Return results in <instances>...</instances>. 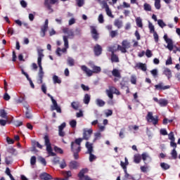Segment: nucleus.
I'll use <instances>...</instances> for the list:
<instances>
[{
	"instance_id": "1",
	"label": "nucleus",
	"mask_w": 180,
	"mask_h": 180,
	"mask_svg": "<svg viewBox=\"0 0 180 180\" xmlns=\"http://www.w3.org/2000/svg\"><path fill=\"white\" fill-rule=\"evenodd\" d=\"M44 57V54H43V49H38V67L39 68V71L38 72L39 80L38 84H43V77H44V72L43 71V66H41V60Z\"/></svg>"
},
{
	"instance_id": "2",
	"label": "nucleus",
	"mask_w": 180,
	"mask_h": 180,
	"mask_svg": "<svg viewBox=\"0 0 180 180\" xmlns=\"http://www.w3.org/2000/svg\"><path fill=\"white\" fill-rule=\"evenodd\" d=\"M91 68H92L93 70H91L86 65H82L81 66L82 71L85 72L86 74L87 77H92V75L94 74H99V72H101V71H102V69L99 66L93 65L91 67Z\"/></svg>"
},
{
	"instance_id": "3",
	"label": "nucleus",
	"mask_w": 180,
	"mask_h": 180,
	"mask_svg": "<svg viewBox=\"0 0 180 180\" xmlns=\"http://www.w3.org/2000/svg\"><path fill=\"white\" fill-rule=\"evenodd\" d=\"M44 145L46 147V151L49 155L51 157H56V153L53 152V148H51V143L50 142V137L49 134L46 133L44 136Z\"/></svg>"
},
{
	"instance_id": "4",
	"label": "nucleus",
	"mask_w": 180,
	"mask_h": 180,
	"mask_svg": "<svg viewBox=\"0 0 180 180\" xmlns=\"http://www.w3.org/2000/svg\"><path fill=\"white\" fill-rule=\"evenodd\" d=\"M82 143V139H79L78 138L72 141L70 144V148L72 152H81V143Z\"/></svg>"
},
{
	"instance_id": "5",
	"label": "nucleus",
	"mask_w": 180,
	"mask_h": 180,
	"mask_svg": "<svg viewBox=\"0 0 180 180\" xmlns=\"http://www.w3.org/2000/svg\"><path fill=\"white\" fill-rule=\"evenodd\" d=\"M125 162H122L121 161L120 165L122 167V168H123L124 172V176L127 179H132L134 180V177L132 176L131 175L129 174V173H127V165H129V160H127V158H124Z\"/></svg>"
},
{
	"instance_id": "6",
	"label": "nucleus",
	"mask_w": 180,
	"mask_h": 180,
	"mask_svg": "<svg viewBox=\"0 0 180 180\" xmlns=\"http://www.w3.org/2000/svg\"><path fill=\"white\" fill-rule=\"evenodd\" d=\"M63 41H64V46L65 48H61L58 47L56 49V54L59 56L61 57V52L62 53H67V49H68V37L67 36H63Z\"/></svg>"
},
{
	"instance_id": "7",
	"label": "nucleus",
	"mask_w": 180,
	"mask_h": 180,
	"mask_svg": "<svg viewBox=\"0 0 180 180\" xmlns=\"http://www.w3.org/2000/svg\"><path fill=\"white\" fill-rule=\"evenodd\" d=\"M94 133V130L92 129H83V134H82V138H78L79 139H81L82 141H84V140H86V141H88L89 139H91L92 134Z\"/></svg>"
},
{
	"instance_id": "8",
	"label": "nucleus",
	"mask_w": 180,
	"mask_h": 180,
	"mask_svg": "<svg viewBox=\"0 0 180 180\" xmlns=\"http://www.w3.org/2000/svg\"><path fill=\"white\" fill-rule=\"evenodd\" d=\"M122 46L118 45V50L121 51V53H127V49H130V42H129L127 40H124L122 42Z\"/></svg>"
},
{
	"instance_id": "9",
	"label": "nucleus",
	"mask_w": 180,
	"mask_h": 180,
	"mask_svg": "<svg viewBox=\"0 0 180 180\" xmlns=\"http://www.w3.org/2000/svg\"><path fill=\"white\" fill-rule=\"evenodd\" d=\"M164 39L167 44L166 49H168L169 51H172L174 50V41H172V39L168 38V36L167 34L164 35Z\"/></svg>"
},
{
	"instance_id": "10",
	"label": "nucleus",
	"mask_w": 180,
	"mask_h": 180,
	"mask_svg": "<svg viewBox=\"0 0 180 180\" xmlns=\"http://www.w3.org/2000/svg\"><path fill=\"white\" fill-rule=\"evenodd\" d=\"M90 29L92 38L96 41H98V39H99V32L96 30V27L91 25L90 26Z\"/></svg>"
},
{
	"instance_id": "11",
	"label": "nucleus",
	"mask_w": 180,
	"mask_h": 180,
	"mask_svg": "<svg viewBox=\"0 0 180 180\" xmlns=\"http://www.w3.org/2000/svg\"><path fill=\"white\" fill-rule=\"evenodd\" d=\"M53 105H51V112L56 110L57 113H61V107L59 106L58 103H57V101L55 99L51 101Z\"/></svg>"
},
{
	"instance_id": "12",
	"label": "nucleus",
	"mask_w": 180,
	"mask_h": 180,
	"mask_svg": "<svg viewBox=\"0 0 180 180\" xmlns=\"http://www.w3.org/2000/svg\"><path fill=\"white\" fill-rule=\"evenodd\" d=\"M56 4H58V0H44V6L49 11H51L53 12V8H51V5H56Z\"/></svg>"
},
{
	"instance_id": "13",
	"label": "nucleus",
	"mask_w": 180,
	"mask_h": 180,
	"mask_svg": "<svg viewBox=\"0 0 180 180\" xmlns=\"http://www.w3.org/2000/svg\"><path fill=\"white\" fill-rule=\"evenodd\" d=\"M146 120L149 123H153V124H157V123H158V119L154 117V116H153V112H148Z\"/></svg>"
},
{
	"instance_id": "14",
	"label": "nucleus",
	"mask_w": 180,
	"mask_h": 180,
	"mask_svg": "<svg viewBox=\"0 0 180 180\" xmlns=\"http://www.w3.org/2000/svg\"><path fill=\"white\" fill-rule=\"evenodd\" d=\"M114 82H117L122 78V70L118 69H113Z\"/></svg>"
},
{
	"instance_id": "15",
	"label": "nucleus",
	"mask_w": 180,
	"mask_h": 180,
	"mask_svg": "<svg viewBox=\"0 0 180 180\" xmlns=\"http://www.w3.org/2000/svg\"><path fill=\"white\" fill-rule=\"evenodd\" d=\"M155 89H158V91H165V89H169L171 88V86L169 85H164L163 82H160L159 84L155 85Z\"/></svg>"
},
{
	"instance_id": "16",
	"label": "nucleus",
	"mask_w": 180,
	"mask_h": 180,
	"mask_svg": "<svg viewBox=\"0 0 180 180\" xmlns=\"http://www.w3.org/2000/svg\"><path fill=\"white\" fill-rule=\"evenodd\" d=\"M102 46L99 44H96L94 47V54L96 57H99V56H101V54H102Z\"/></svg>"
},
{
	"instance_id": "17",
	"label": "nucleus",
	"mask_w": 180,
	"mask_h": 180,
	"mask_svg": "<svg viewBox=\"0 0 180 180\" xmlns=\"http://www.w3.org/2000/svg\"><path fill=\"white\" fill-rule=\"evenodd\" d=\"M169 140H171L170 146L174 148H176V143H175V136H174V132H170L169 134Z\"/></svg>"
},
{
	"instance_id": "18",
	"label": "nucleus",
	"mask_w": 180,
	"mask_h": 180,
	"mask_svg": "<svg viewBox=\"0 0 180 180\" xmlns=\"http://www.w3.org/2000/svg\"><path fill=\"white\" fill-rule=\"evenodd\" d=\"M63 32L65 33V34H68L66 37H74V32L72 30H70L68 27H63Z\"/></svg>"
},
{
	"instance_id": "19",
	"label": "nucleus",
	"mask_w": 180,
	"mask_h": 180,
	"mask_svg": "<svg viewBox=\"0 0 180 180\" xmlns=\"http://www.w3.org/2000/svg\"><path fill=\"white\" fill-rule=\"evenodd\" d=\"M163 74L167 77V79L172 78V72H171V70L168 68L164 69Z\"/></svg>"
},
{
	"instance_id": "20",
	"label": "nucleus",
	"mask_w": 180,
	"mask_h": 180,
	"mask_svg": "<svg viewBox=\"0 0 180 180\" xmlns=\"http://www.w3.org/2000/svg\"><path fill=\"white\" fill-rule=\"evenodd\" d=\"M79 167V163L78 162L73 160L69 164L70 169H77Z\"/></svg>"
},
{
	"instance_id": "21",
	"label": "nucleus",
	"mask_w": 180,
	"mask_h": 180,
	"mask_svg": "<svg viewBox=\"0 0 180 180\" xmlns=\"http://www.w3.org/2000/svg\"><path fill=\"white\" fill-rule=\"evenodd\" d=\"M86 148H87L86 154H91L94 153V146H92V143H89L88 141L86 142Z\"/></svg>"
},
{
	"instance_id": "22",
	"label": "nucleus",
	"mask_w": 180,
	"mask_h": 180,
	"mask_svg": "<svg viewBox=\"0 0 180 180\" xmlns=\"http://www.w3.org/2000/svg\"><path fill=\"white\" fill-rule=\"evenodd\" d=\"M40 178L41 179H43V180L53 179V176H51V175L47 173H42L41 174H40Z\"/></svg>"
},
{
	"instance_id": "23",
	"label": "nucleus",
	"mask_w": 180,
	"mask_h": 180,
	"mask_svg": "<svg viewBox=\"0 0 180 180\" xmlns=\"http://www.w3.org/2000/svg\"><path fill=\"white\" fill-rule=\"evenodd\" d=\"M86 172H88V169H82L79 174H78V177L80 179H82V178H84L85 179V174H86Z\"/></svg>"
},
{
	"instance_id": "24",
	"label": "nucleus",
	"mask_w": 180,
	"mask_h": 180,
	"mask_svg": "<svg viewBox=\"0 0 180 180\" xmlns=\"http://www.w3.org/2000/svg\"><path fill=\"white\" fill-rule=\"evenodd\" d=\"M136 67H137L139 70H141L142 71H147V66L146 64L139 63L136 64Z\"/></svg>"
},
{
	"instance_id": "25",
	"label": "nucleus",
	"mask_w": 180,
	"mask_h": 180,
	"mask_svg": "<svg viewBox=\"0 0 180 180\" xmlns=\"http://www.w3.org/2000/svg\"><path fill=\"white\" fill-rule=\"evenodd\" d=\"M83 101H84V103H85V105H88L89 102H91V96L88 94H86L84 95Z\"/></svg>"
},
{
	"instance_id": "26",
	"label": "nucleus",
	"mask_w": 180,
	"mask_h": 180,
	"mask_svg": "<svg viewBox=\"0 0 180 180\" xmlns=\"http://www.w3.org/2000/svg\"><path fill=\"white\" fill-rule=\"evenodd\" d=\"M63 175L65 176L64 179H67L68 180V179L72 176V174H71V171H63Z\"/></svg>"
},
{
	"instance_id": "27",
	"label": "nucleus",
	"mask_w": 180,
	"mask_h": 180,
	"mask_svg": "<svg viewBox=\"0 0 180 180\" xmlns=\"http://www.w3.org/2000/svg\"><path fill=\"white\" fill-rule=\"evenodd\" d=\"M0 117L8 120V113H6V111H5V110H0Z\"/></svg>"
},
{
	"instance_id": "28",
	"label": "nucleus",
	"mask_w": 180,
	"mask_h": 180,
	"mask_svg": "<svg viewBox=\"0 0 180 180\" xmlns=\"http://www.w3.org/2000/svg\"><path fill=\"white\" fill-rule=\"evenodd\" d=\"M175 148H174L171 152L172 158L170 159L176 160L178 158V153H176V150H175Z\"/></svg>"
},
{
	"instance_id": "29",
	"label": "nucleus",
	"mask_w": 180,
	"mask_h": 180,
	"mask_svg": "<svg viewBox=\"0 0 180 180\" xmlns=\"http://www.w3.org/2000/svg\"><path fill=\"white\" fill-rule=\"evenodd\" d=\"M47 29H49V27L44 26L41 27L40 34L41 37H44V36H46V32H47Z\"/></svg>"
},
{
	"instance_id": "30",
	"label": "nucleus",
	"mask_w": 180,
	"mask_h": 180,
	"mask_svg": "<svg viewBox=\"0 0 180 180\" xmlns=\"http://www.w3.org/2000/svg\"><path fill=\"white\" fill-rule=\"evenodd\" d=\"M53 84H61V79L58 76L54 75L53 76Z\"/></svg>"
},
{
	"instance_id": "31",
	"label": "nucleus",
	"mask_w": 180,
	"mask_h": 180,
	"mask_svg": "<svg viewBox=\"0 0 180 180\" xmlns=\"http://www.w3.org/2000/svg\"><path fill=\"white\" fill-rule=\"evenodd\" d=\"M102 137V134L99 131L96 132L94 134V139L93 140V143H95V141H96V140H99V139H101Z\"/></svg>"
},
{
	"instance_id": "32",
	"label": "nucleus",
	"mask_w": 180,
	"mask_h": 180,
	"mask_svg": "<svg viewBox=\"0 0 180 180\" xmlns=\"http://www.w3.org/2000/svg\"><path fill=\"white\" fill-rule=\"evenodd\" d=\"M134 161L136 164H140V161H141V155H135L134 158Z\"/></svg>"
},
{
	"instance_id": "33",
	"label": "nucleus",
	"mask_w": 180,
	"mask_h": 180,
	"mask_svg": "<svg viewBox=\"0 0 180 180\" xmlns=\"http://www.w3.org/2000/svg\"><path fill=\"white\" fill-rule=\"evenodd\" d=\"M115 26H117L118 29H120L122 26H123V22L120 20H115Z\"/></svg>"
},
{
	"instance_id": "34",
	"label": "nucleus",
	"mask_w": 180,
	"mask_h": 180,
	"mask_svg": "<svg viewBox=\"0 0 180 180\" xmlns=\"http://www.w3.org/2000/svg\"><path fill=\"white\" fill-rule=\"evenodd\" d=\"M68 64L70 65V67H74L75 65V60L72 58H68Z\"/></svg>"
},
{
	"instance_id": "35",
	"label": "nucleus",
	"mask_w": 180,
	"mask_h": 180,
	"mask_svg": "<svg viewBox=\"0 0 180 180\" xmlns=\"http://www.w3.org/2000/svg\"><path fill=\"white\" fill-rule=\"evenodd\" d=\"M112 86L110 87L109 90H106V94L108 95V96L110 98L112 99L113 98V91H112Z\"/></svg>"
},
{
	"instance_id": "36",
	"label": "nucleus",
	"mask_w": 180,
	"mask_h": 180,
	"mask_svg": "<svg viewBox=\"0 0 180 180\" xmlns=\"http://www.w3.org/2000/svg\"><path fill=\"white\" fill-rule=\"evenodd\" d=\"M71 106L75 110H78V109H79V104L75 101L71 103Z\"/></svg>"
},
{
	"instance_id": "37",
	"label": "nucleus",
	"mask_w": 180,
	"mask_h": 180,
	"mask_svg": "<svg viewBox=\"0 0 180 180\" xmlns=\"http://www.w3.org/2000/svg\"><path fill=\"white\" fill-rule=\"evenodd\" d=\"M96 103L98 106H100V108L105 106V101H103L102 99H96Z\"/></svg>"
},
{
	"instance_id": "38",
	"label": "nucleus",
	"mask_w": 180,
	"mask_h": 180,
	"mask_svg": "<svg viewBox=\"0 0 180 180\" xmlns=\"http://www.w3.org/2000/svg\"><path fill=\"white\" fill-rule=\"evenodd\" d=\"M160 167L165 170L169 169V168H171V166L165 162H161Z\"/></svg>"
},
{
	"instance_id": "39",
	"label": "nucleus",
	"mask_w": 180,
	"mask_h": 180,
	"mask_svg": "<svg viewBox=\"0 0 180 180\" xmlns=\"http://www.w3.org/2000/svg\"><path fill=\"white\" fill-rule=\"evenodd\" d=\"M159 105L160 106H167L168 105V101L165 99H160L159 100Z\"/></svg>"
},
{
	"instance_id": "40",
	"label": "nucleus",
	"mask_w": 180,
	"mask_h": 180,
	"mask_svg": "<svg viewBox=\"0 0 180 180\" xmlns=\"http://www.w3.org/2000/svg\"><path fill=\"white\" fill-rule=\"evenodd\" d=\"M112 28L113 27L112 25H109L105 27V29L110 31V36L112 37V39H113V30H112Z\"/></svg>"
},
{
	"instance_id": "41",
	"label": "nucleus",
	"mask_w": 180,
	"mask_h": 180,
	"mask_svg": "<svg viewBox=\"0 0 180 180\" xmlns=\"http://www.w3.org/2000/svg\"><path fill=\"white\" fill-rule=\"evenodd\" d=\"M107 51H109L110 53H111V62L113 63V46H108L107 48Z\"/></svg>"
},
{
	"instance_id": "42",
	"label": "nucleus",
	"mask_w": 180,
	"mask_h": 180,
	"mask_svg": "<svg viewBox=\"0 0 180 180\" xmlns=\"http://www.w3.org/2000/svg\"><path fill=\"white\" fill-rule=\"evenodd\" d=\"M136 25L139 27H143V21L141 20V18H137L136 19Z\"/></svg>"
},
{
	"instance_id": "43",
	"label": "nucleus",
	"mask_w": 180,
	"mask_h": 180,
	"mask_svg": "<svg viewBox=\"0 0 180 180\" xmlns=\"http://www.w3.org/2000/svg\"><path fill=\"white\" fill-rule=\"evenodd\" d=\"M155 7L156 9H161V0H155Z\"/></svg>"
},
{
	"instance_id": "44",
	"label": "nucleus",
	"mask_w": 180,
	"mask_h": 180,
	"mask_svg": "<svg viewBox=\"0 0 180 180\" xmlns=\"http://www.w3.org/2000/svg\"><path fill=\"white\" fill-rule=\"evenodd\" d=\"M70 127H72V129H75V127H77V120H72L70 122Z\"/></svg>"
},
{
	"instance_id": "45",
	"label": "nucleus",
	"mask_w": 180,
	"mask_h": 180,
	"mask_svg": "<svg viewBox=\"0 0 180 180\" xmlns=\"http://www.w3.org/2000/svg\"><path fill=\"white\" fill-rule=\"evenodd\" d=\"M143 8H144V11H146L148 12H150L151 11V6L147 3L144 4Z\"/></svg>"
},
{
	"instance_id": "46",
	"label": "nucleus",
	"mask_w": 180,
	"mask_h": 180,
	"mask_svg": "<svg viewBox=\"0 0 180 180\" xmlns=\"http://www.w3.org/2000/svg\"><path fill=\"white\" fill-rule=\"evenodd\" d=\"M148 27H149V30H150V33H154V32H155V29L154 28V25H153V23H151L150 22H149Z\"/></svg>"
},
{
	"instance_id": "47",
	"label": "nucleus",
	"mask_w": 180,
	"mask_h": 180,
	"mask_svg": "<svg viewBox=\"0 0 180 180\" xmlns=\"http://www.w3.org/2000/svg\"><path fill=\"white\" fill-rule=\"evenodd\" d=\"M54 150L56 151V153H58L59 154H63L64 153L63 149H61V148H59L58 146L54 147Z\"/></svg>"
},
{
	"instance_id": "48",
	"label": "nucleus",
	"mask_w": 180,
	"mask_h": 180,
	"mask_svg": "<svg viewBox=\"0 0 180 180\" xmlns=\"http://www.w3.org/2000/svg\"><path fill=\"white\" fill-rule=\"evenodd\" d=\"M65 167H67V163L65 162V160L63 159L60 163V168H61V169H64Z\"/></svg>"
},
{
	"instance_id": "49",
	"label": "nucleus",
	"mask_w": 180,
	"mask_h": 180,
	"mask_svg": "<svg viewBox=\"0 0 180 180\" xmlns=\"http://www.w3.org/2000/svg\"><path fill=\"white\" fill-rule=\"evenodd\" d=\"M158 24L162 28L165 27V26H167V25L165 24V22H164V21L162 20H158Z\"/></svg>"
},
{
	"instance_id": "50",
	"label": "nucleus",
	"mask_w": 180,
	"mask_h": 180,
	"mask_svg": "<svg viewBox=\"0 0 180 180\" xmlns=\"http://www.w3.org/2000/svg\"><path fill=\"white\" fill-rule=\"evenodd\" d=\"M105 12L108 16H110V18H113V15L112 14V11H110V8H109V7H107V8H105Z\"/></svg>"
},
{
	"instance_id": "51",
	"label": "nucleus",
	"mask_w": 180,
	"mask_h": 180,
	"mask_svg": "<svg viewBox=\"0 0 180 180\" xmlns=\"http://www.w3.org/2000/svg\"><path fill=\"white\" fill-rule=\"evenodd\" d=\"M141 158H142L143 161H146V160H147V158H150V155L147 153H143L141 155Z\"/></svg>"
},
{
	"instance_id": "52",
	"label": "nucleus",
	"mask_w": 180,
	"mask_h": 180,
	"mask_svg": "<svg viewBox=\"0 0 180 180\" xmlns=\"http://www.w3.org/2000/svg\"><path fill=\"white\" fill-rule=\"evenodd\" d=\"M76 4L79 8H81L82 6H84V0H76Z\"/></svg>"
},
{
	"instance_id": "53",
	"label": "nucleus",
	"mask_w": 180,
	"mask_h": 180,
	"mask_svg": "<svg viewBox=\"0 0 180 180\" xmlns=\"http://www.w3.org/2000/svg\"><path fill=\"white\" fill-rule=\"evenodd\" d=\"M150 74H152L154 78H156L157 75H158V70L157 69H154L150 71Z\"/></svg>"
},
{
	"instance_id": "54",
	"label": "nucleus",
	"mask_w": 180,
	"mask_h": 180,
	"mask_svg": "<svg viewBox=\"0 0 180 180\" xmlns=\"http://www.w3.org/2000/svg\"><path fill=\"white\" fill-rule=\"evenodd\" d=\"M89 161L90 162H94V160L96 158V156H95V155L91 153H89Z\"/></svg>"
},
{
	"instance_id": "55",
	"label": "nucleus",
	"mask_w": 180,
	"mask_h": 180,
	"mask_svg": "<svg viewBox=\"0 0 180 180\" xmlns=\"http://www.w3.org/2000/svg\"><path fill=\"white\" fill-rule=\"evenodd\" d=\"M31 165H36V156H32L30 159Z\"/></svg>"
},
{
	"instance_id": "56",
	"label": "nucleus",
	"mask_w": 180,
	"mask_h": 180,
	"mask_svg": "<svg viewBox=\"0 0 180 180\" xmlns=\"http://www.w3.org/2000/svg\"><path fill=\"white\" fill-rule=\"evenodd\" d=\"M98 20L99 23H103V22H105V20L103 19V14H100L98 15Z\"/></svg>"
},
{
	"instance_id": "57",
	"label": "nucleus",
	"mask_w": 180,
	"mask_h": 180,
	"mask_svg": "<svg viewBox=\"0 0 180 180\" xmlns=\"http://www.w3.org/2000/svg\"><path fill=\"white\" fill-rule=\"evenodd\" d=\"M65 126H67V124H65V122H63V123L58 127V131L64 130V129H65Z\"/></svg>"
},
{
	"instance_id": "58",
	"label": "nucleus",
	"mask_w": 180,
	"mask_h": 180,
	"mask_svg": "<svg viewBox=\"0 0 180 180\" xmlns=\"http://www.w3.org/2000/svg\"><path fill=\"white\" fill-rule=\"evenodd\" d=\"M131 84H134V85H136L137 82V79L136 78V76L132 75L131 77Z\"/></svg>"
},
{
	"instance_id": "59",
	"label": "nucleus",
	"mask_w": 180,
	"mask_h": 180,
	"mask_svg": "<svg viewBox=\"0 0 180 180\" xmlns=\"http://www.w3.org/2000/svg\"><path fill=\"white\" fill-rule=\"evenodd\" d=\"M73 153V157L75 158V160H78V158H79V153L80 152H78V151H76V152H72Z\"/></svg>"
},
{
	"instance_id": "60",
	"label": "nucleus",
	"mask_w": 180,
	"mask_h": 180,
	"mask_svg": "<svg viewBox=\"0 0 180 180\" xmlns=\"http://www.w3.org/2000/svg\"><path fill=\"white\" fill-rule=\"evenodd\" d=\"M14 124H15V126L16 127H19L23 125V122H22V121H15V122H14Z\"/></svg>"
},
{
	"instance_id": "61",
	"label": "nucleus",
	"mask_w": 180,
	"mask_h": 180,
	"mask_svg": "<svg viewBox=\"0 0 180 180\" xmlns=\"http://www.w3.org/2000/svg\"><path fill=\"white\" fill-rule=\"evenodd\" d=\"M81 88H82V89H83V91H89V86H86L84 84H81Z\"/></svg>"
},
{
	"instance_id": "62",
	"label": "nucleus",
	"mask_w": 180,
	"mask_h": 180,
	"mask_svg": "<svg viewBox=\"0 0 180 180\" xmlns=\"http://www.w3.org/2000/svg\"><path fill=\"white\" fill-rule=\"evenodd\" d=\"M4 101H9V99H11V96H9L7 92H6L4 96Z\"/></svg>"
},
{
	"instance_id": "63",
	"label": "nucleus",
	"mask_w": 180,
	"mask_h": 180,
	"mask_svg": "<svg viewBox=\"0 0 180 180\" xmlns=\"http://www.w3.org/2000/svg\"><path fill=\"white\" fill-rule=\"evenodd\" d=\"M100 4H101L103 5V8H105V9L109 8V6L105 1H102Z\"/></svg>"
},
{
	"instance_id": "64",
	"label": "nucleus",
	"mask_w": 180,
	"mask_h": 180,
	"mask_svg": "<svg viewBox=\"0 0 180 180\" xmlns=\"http://www.w3.org/2000/svg\"><path fill=\"white\" fill-rule=\"evenodd\" d=\"M6 141L8 144H13V143H15V141L9 137L6 138Z\"/></svg>"
}]
</instances>
